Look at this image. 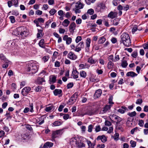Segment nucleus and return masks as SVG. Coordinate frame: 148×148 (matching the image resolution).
I'll return each mask as SVG.
<instances>
[{
    "label": "nucleus",
    "mask_w": 148,
    "mask_h": 148,
    "mask_svg": "<svg viewBox=\"0 0 148 148\" xmlns=\"http://www.w3.org/2000/svg\"><path fill=\"white\" fill-rule=\"evenodd\" d=\"M93 125L91 124L88 126V131L89 132H91L92 131V129L93 128Z\"/></svg>",
    "instance_id": "obj_44"
},
{
    "label": "nucleus",
    "mask_w": 148,
    "mask_h": 148,
    "mask_svg": "<svg viewBox=\"0 0 148 148\" xmlns=\"http://www.w3.org/2000/svg\"><path fill=\"white\" fill-rule=\"evenodd\" d=\"M70 21L67 19H66L62 22V25L64 27H67Z\"/></svg>",
    "instance_id": "obj_22"
},
{
    "label": "nucleus",
    "mask_w": 148,
    "mask_h": 148,
    "mask_svg": "<svg viewBox=\"0 0 148 148\" xmlns=\"http://www.w3.org/2000/svg\"><path fill=\"white\" fill-rule=\"evenodd\" d=\"M144 122L143 120H140L138 122V125L140 127H143L144 124Z\"/></svg>",
    "instance_id": "obj_57"
},
{
    "label": "nucleus",
    "mask_w": 148,
    "mask_h": 148,
    "mask_svg": "<svg viewBox=\"0 0 148 148\" xmlns=\"http://www.w3.org/2000/svg\"><path fill=\"white\" fill-rule=\"evenodd\" d=\"M35 92H41V87L38 86L36 87L35 89Z\"/></svg>",
    "instance_id": "obj_59"
},
{
    "label": "nucleus",
    "mask_w": 148,
    "mask_h": 148,
    "mask_svg": "<svg viewBox=\"0 0 148 148\" xmlns=\"http://www.w3.org/2000/svg\"><path fill=\"white\" fill-rule=\"evenodd\" d=\"M64 129H60L57 130L55 131H53L52 134V139L51 140L53 142L55 141V138H57L58 136V135L60 134H62V133H61L62 131Z\"/></svg>",
    "instance_id": "obj_4"
},
{
    "label": "nucleus",
    "mask_w": 148,
    "mask_h": 148,
    "mask_svg": "<svg viewBox=\"0 0 148 148\" xmlns=\"http://www.w3.org/2000/svg\"><path fill=\"white\" fill-rule=\"evenodd\" d=\"M45 42V40L44 39H41L39 42L38 45L39 46L42 48L45 49V45H44Z\"/></svg>",
    "instance_id": "obj_21"
},
{
    "label": "nucleus",
    "mask_w": 148,
    "mask_h": 148,
    "mask_svg": "<svg viewBox=\"0 0 148 148\" xmlns=\"http://www.w3.org/2000/svg\"><path fill=\"white\" fill-rule=\"evenodd\" d=\"M10 19L11 22L12 23H14L15 21V18L13 16H11L10 17Z\"/></svg>",
    "instance_id": "obj_46"
},
{
    "label": "nucleus",
    "mask_w": 148,
    "mask_h": 148,
    "mask_svg": "<svg viewBox=\"0 0 148 148\" xmlns=\"http://www.w3.org/2000/svg\"><path fill=\"white\" fill-rule=\"evenodd\" d=\"M113 96L112 95H110L108 99V103L110 104H113L114 103L112 101L113 99Z\"/></svg>",
    "instance_id": "obj_36"
},
{
    "label": "nucleus",
    "mask_w": 148,
    "mask_h": 148,
    "mask_svg": "<svg viewBox=\"0 0 148 148\" xmlns=\"http://www.w3.org/2000/svg\"><path fill=\"white\" fill-rule=\"evenodd\" d=\"M108 60L109 62H114V57L113 55H111L108 58Z\"/></svg>",
    "instance_id": "obj_42"
},
{
    "label": "nucleus",
    "mask_w": 148,
    "mask_h": 148,
    "mask_svg": "<svg viewBox=\"0 0 148 148\" xmlns=\"http://www.w3.org/2000/svg\"><path fill=\"white\" fill-rule=\"evenodd\" d=\"M114 119L116 120V125H118L120 123L122 120V119L117 115H115L113 116Z\"/></svg>",
    "instance_id": "obj_15"
},
{
    "label": "nucleus",
    "mask_w": 148,
    "mask_h": 148,
    "mask_svg": "<svg viewBox=\"0 0 148 148\" xmlns=\"http://www.w3.org/2000/svg\"><path fill=\"white\" fill-rule=\"evenodd\" d=\"M80 75L81 77L85 78L86 76V73L84 71H81L80 72Z\"/></svg>",
    "instance_id": "obj_27"
},
{
    "label": "nucleus",
    "mask_w": 148,
    "mask_h": 148,
    "mask_svg": "<svg viewBox=\"0 0 148 148\" xmlns=\"http://www.w3.org/2000/svg\"><path fill=\"white\" fill-rule=\"evenodd\" d=\"M105 124L106 125L110 126L112 124L109 121H106L105 122Z\"/></svg>",
    "instance_id": "obj_56"
},
{
    "label": "nucleus",
    "mask_w": 148,
    "mask_h": 148,
    "mask_svg": "<svg viewBox=\"0 0 148 148\" xmlns=\"http://www.w3.org/2000/svg\"><path fill=\"white\" fill-rule=\"evenodd\" d=\"M17 29L18 34L21 36L23 38L26 37L28 34V30L25 27H19Z\"/></svg>",
    "instance_id": "obj_2"
},
{
    "label": "nucleus",
    "mask_w": 148,
    "mask_h": 148,
    "mask_svg": "<svg viewBox=\"0 0 148 148\" xmlns=\"http://www.w3.org/2000/svg\"><path fill=\"white\" fill-rule=\"evenodd\" d=\"M29 107L30 108V112H33V103H29Z\"/></svg>",
    "instance_id": "obj_60"
},
{
    "label": "nucleus",
    "mask_w": 148,
    "mask_h": 148,
    "mask_svg": "<svg viewBox=\"0 0 148 148\" xmlns=\"http://www.w3.org/2000/svg\"><path fill=\"white\" fill-rule=\"evenodd\" d=\"M53 143H52L47 142L46 143L43 145L42 148H48V147H51L53 145Z\"/></svg>",
    "instance_id": "obj_14"
},
{
    "label": "nucleus",
    "mask_w": 148,
    "mask_h": 148,
    "mask_svg": "<svg viewBox=\"0 0 148 148\" xmlns=\"http://www.w3.org/2000/svg\"><path fill=\"white\" fill-rule=\"evenodd\" d=\"M121 42L126 47H129L131 45V40L129 34L127 33H123L121 36Z\"/></svg>",
    "instance_id": "obj_1"
},
{
    "label": "nucleus",
    "mask_w": 148,
    "mask_h": 148,
    "mask_svg": "<svg viewBox=\"0 0 148 148\" xmlns=\"http://www.w3.org/2000/svg\"><path fill=\"white\" fill-rule=\"evenodd\" d=\"M106 40V39L105 37L103 36L100 37L98 41V43L103 44L105 41Z\"/></svg>",
    "instance_id": "obj_24"
},
{
    "label": "nucleus",
    "mask_w": 148,
    "mask_h": 148,
    "mask_svg": "<svg viewBox=\"0 0 148 148\" xmlns=\"http://www.w3.org/2000/svg\"><path fill=\"white\" fill-rule=\"evenodd\" d=\"M70 115L68 114H64L63 116V118L65 120H66L69 118Z\"/></svg>",
    "instance_id": "obj_50"
},
{
    "label": "nucleus",
    "mask_w": 148,
    "mask_h": 148,
    "mask_svg": "<svg viewBox=\"0 0 148 148\" xmlns=\"http://www.w3.org/2000/svg\"><path fill=\"white\" fill-rule=\"evenodd\" d=\"M143 102V100L141 99H139L137 100L136 103V104H141Z\"/></svg>",
    "instance_id": "obj_48"
},
{
    "label": "nucleus",
    "mask_w": 148,
    "mask_h": 148,
    "mask_svg": "<svg viewBox=\"0 0 148 148\" xmlns=\"http://www.w3.org/2000/svg\"><path fill=\"white\" fill-rule=\"evenodd\" d=\"M119 59V55H116L114 57V62H116L118 61Z\"/></svg>",
    "instance_id": "obj_53"
},
{
    "label": "nucleus",
    "mask_w": 148,
    "mask_h": 148,
    "mask_svg": "<svg viewBox=\"0 0 148 148\" xmlns=\"http://www.w3.org/2000/svg\"><path fill=\"white\" fill-rule=\"evenodd\" d=\"M98 6L100 8L102 9H104L105 8V5L103 3H101L99 4Z\"/></svg>",
    "instance_id": "obj_47"
},
{
    "label": "nucleus",
    "mask_w": 148,
    "mask_h": 148,
    "mask_svg": "<svg viewBox=\"0 0 148 148\" xmlns=\"http://www.w3.org/2000/svg\"><path fill=\"white\" fill-rule=\"evenodd\" d=\"M77 138H78L75 137L71 138L70 140V144L76 147L77 143L78 141Z\"/></svg>",
    "instance_id": "obj_6"
},
{
    "label": "nucleus",
    "mask_w": 148,
    "mask_h": 148,
    "mask_svg": "<svg viewBox=\"0 0 148 148\" xmlns=\"http://www.w3.org/2000/svg\"><path fill=\"white\" fill-rule=\"evenodd\" d=\"M79 73L76 70H73L72 71V74L73 78L76 79L78 77Z\"/></svg>",
    "instance_id": "obj_16"
},
{
    "label": "nucleus",
    "mask_w": 148,
    "mask_h": 148,
    "mask_svg": "<svg viewBox=\"0 0 148 148\" xmlns=\"http://www.w3.org/2000/svg\"><path fill=\"white\" fill-rule=\"evenodd\" d=\"M35 13L36 14L41 15L42 14V11L41 10H37L36 12Z\"/></svg>",
    "instance_id": "obj_64"
},
{
    "label": "nucleus",
    "mask_w": 148,
    "mask_h": 148,
    "mask_svg": "<svg viewBox=\"0 0 148 148\" xmlns=\"http://www.w3.org/2000/svg\"><path fill=\"white\" fill-rule=\"evenodd\" d=\"M121 66L123 68H126L128 65V63L126 60H123L122 61Z\"/></svg>",
    "instance_id": "obj_28"
},
{
    "label": "nucleus",
    "mask_w": 148,
    "mask_h": 148,
    "mask_svg": "<svg viewBox=\"0 0 148 148\" xmlns=\"http://www.w3.org/2000/svg\"><path fill=\"white\" fill-rule=\"evenodd\" d=\"M90 42H91L90 39L89 38H87V42H86V47L87 48L89 47Z\"/></svg>",
    "instance_id": "obj_41"
},
{
    "label": "nucleus",
    "mask_w": 148,
    "mask_h": 148,
    "mask_svg": "<svg viewBox=\"0 0 148 148\" xmlns=\"http://www.w3.org/2000/svg\"><path fill=\"white\" fill-rule=\"evenodd\" d=\"M27 71L30 73H35L38 70L37 66L34 63H29L28 64Z\"/></svg>",
    "instance_id": "obj_3"
},
{
    "label": "nucleus",
    "mask_w": 148,
    "mask_h": 148,
    "mask_svg": "<svg viewBox=\"0 0 148 148\" xmlns=\"http://www.w3.org/2000/svg\"><path fill=\"white\" fill-rule=\"evenodd\" d=\"M130 143L131 145V146L132 147H135L136 145V143L135 141L132 140H131L130 141Z\"/></svg>",
    "instance_id": "obj_37"
},
{
    "label": "nucleus",
    "mask_w": 148,
    "mask_h": 148,
    "mask_svg": "<svg viewBox=\"0 0 148 148\" xmlns=\"http://www.w3.org/2000/svg\"><path fill=\"white\" fill-rule=\"evenodd\" d=\"M73 86V82H70L67 85V88H70L72 87Z\"/></svg>",
    "instance_id": "obj_52"
},
{
    "label": "nucleus",
    "mask_w": 148,
    "mask_h": 148,
    "mask_svg": "<svg viewBox=\"0 0 148 148\" xmlns=\"http://www.w3.org/2000/svg\"><path fill=\"white\" fill-rule=\"evenodd\" d=\"M76 99L71 97L69 101V104L71 105L73 104L76 101Z\"/></svg>",
    "instance_id": "obj_32"
},
{
    "label": "nucleus",
    "mask_w": 148,
    "mask_h": 148,
    "mask_svg": "<svg viewBox=\"0 0 148 148\" xmlns=\"http://www.w3.org/2000/svg\"><path fill=\"white\" fill-rule=\"evenodd\" d=\"M114 63L112 62H109L108 64V69H111L114 66Z\"/></svg>",
    "instance_id": "obj_34"
},
{
    "label": "nucleus",
    "mask_w": 148,
    "mask_h": 148,
    "mask_svg": "<svg viewBox=\"0 0 148 148\" xmlns=\"http://www.w3.org/2000/svg\"><path fill=\"white\" fill-rule=\"evenodd\" d=\"M88 62L91 64H94L96 62V60H94L92 58L90 57L88 59Z\"/></svg>",
    "instance_id": "obj_30"
},
{
    "label": "nucleus",
    "mask_w": 148,
    "mask_h": 148,
    "mask_svg": "<svg viewBox=\"0 0 148 148\" xmlns=\"http://www.w3.org/2000/svg\"><path fill=\"white\" fill-rule=\"evenodd\" d=\"M119 20L117 18L115 19L113 21V24L114 25H117L119 24Z\"/></svg>",
    "instance_id": "obj_43"
},
{
    "label": "nucleus",
    "mask_w": 148,
    "mask_h": 148,
    "mask_svg": "<svg viewBox=\"0 0 148 148\" xmlns=\"http://www.w3.org/2000/svg\"><path fill=\"white\" fill-rule=\"evenodd\" d=\"M53 106L47 107L45 108V110L47 112H49L53 109Z\"/></svg>",
    "instance_id": "obj_39"
},
{
    "label": "nucleus",
    "mask_w": 148,
    "mask_h": 148,
    "mask_svg": "<svg viewBox=\"0 0 148 148\" xmlns=\"http://www.w3.org/2000/svg\"><path fill=\"white\" fill-rule=\"evenodd\" d=\"M60 66V63L58 61H56L55 63V66L56 67H59Z\"/></svg>",
    "instance_id": "obj_63"
},
{
    "label": "nucleus",
    "mask_w": 148,
    "mask_h": 148,
    "mask_svg": "<svg viewBox=\"0 0 148 148\" xmlns=\"http://www.w3.org/2000/svg\"><path fill=\"white\" fill-rule=\"evenodd\" d=\"M111 107V105H107L105 107L103 108V111L104 112H106L109 110Z\"/></svg>",
    "instance_id": "obj_25"
},
{
    "label": "nucleus",
    "mask_w": 148,
    "mask_h": 148,
    "mask_svg": "<svg viewBox=\"0 0 148 148\" xmlns=\"http://www.w3.org/2000/svg\"><path fill=\"white\" fill-rule=\"evenodd\" d=\"M83 5L80 2L78 1L76 3L75 8L82 9L83 8Z\"/></svg>",
    "instance_id": "obj_20"
},
{
    "label": "nucleus",
    "mask_w": 148,
    "mask_h": 148,
    "mask_svg": "<svg viewBox=\"0 0 148 148\" xmlns=\"http://www.w3.org/2000/svg\"><path fill=\"white\" fill-rule=\"evenodd\" d=\"M95 0H85L86 3L88 5H90L91 3H93Z\"/></svg>",
    "instance_id": "obj_54"
},
{
    "label": "nucleus",
    "mask_w": 148,
    "mask_h": 148,
    "mask_svg": "<svg viewBox=\"0 0 148 148\" xmlns=\"http://www.w3.org/2000/svg\"><path fill=\"white\" fill-rule=\"evenodd\" d=\"M117 13L116 12H111L108 15V17L112 19L114 18L117 16Z\"/></svg>",
    "instance_id": "obj_13"
},
{
    "label": "nucleus",
    "mask_w": 148,
    "mask_h": 148,
    "mask_svg": "<svg viewBox=\"0 0 148 148\" xmlns=\"http://www.w3.org/2000/svg\"><path fill=\"white\" fill-rule=\"evenodd\" d=\"M31 90V88L30 87H25L22 89L21 92H28Z\"/></svg>",
    "instance_id": "obj_23"
},
{
    "label": "nucleus",
    "mask_w": 148,
    "mask_h": 148,
    "mask_svg": "<svg viewBox=\"0 0 148 148\" xmlns=\"http://www.w3.org/2000/svg\"><path fill=\"white\" fill-rule=\"evenodd\" d=\"M61 120L59 119L58 121H56L53 123V126H57L62 125L63 122H61Z\"/></svg>",
    "instance_id": "obj_17"
},
{
    "label": "nucleus",
    "mask_w": 148,
    "mask_h": 148,
    "mask_svg": "<svg viewBox=\"0 0 148 148\" xmlns=\"http://www.w3.org/2000/svg\"><path fill=\"white\" fill-rule=\"evenodd\" d=\"M115 140H118L119 138V134L118 133H116L113 136Z\"/></svg>",
    "instance_id": "obj_33"
},
{
    "label": "nucleus",
    "mask_w": 148,
    "mask_h": 148,
    "mask_svg": "<svg viewBox=\"0 0 148 148\" xmlns=\"http://www.w3.org/2000/svg\"><path fill=\"white\" fill-rule=\"evenodd\" d=\"M68 57L70 59L75 60L77 58V56L72 52H70L68 54Z\"/></svg>",
    "instance_id": "obj_11"
},
{
    "label": "nucleus",
    "mask_w": 148,
    "mask_h": 148,
    "mask_svg": "<svg viewBox=\"0 0 148 148\" xmlns=\"http://www.w3.org/2000/svg\"><path fill=\"white\" fill-rule=\"evenodd\" d=\"M49 58L48 56H44L42 58V60H43V61L44 62H47L48 59H49Z\"/></svg>",
    "instance_id": "obj_51"
},
{
    "label": "nucleus",
    "mask_w": 148,
    "mask_h": 148,
    "mask_svg": "<svg viewBox=\"0 0 148 148\" xmlns=\"http://www.w3.org/2000/svg\"><path fill=\"white\" fill-rule=\"evenodd\" d=\"M126 110H128L127 108L125 106H122L121 108L118 110V112L121 114H123L124 113L125 111Z\"/></svg>",
    "instance_id": "obj_18"
},
{
    "label": "nucleus",
    "mask_w": 148,
    "mask_h": 148,
    "mask_svg": "<svg viewBox=\"0 0 148 148\" xmlns=\"http://www.w3.org/2000/svg\"><path fill=\"white\" fill-rule=\"evenodd\" d=\"M127 76H131L132 77H134L137 76V74L133 71H130L127 72L126 74Z\"/></svg>",
    "instance_id": "obj_19"
},
{
    "label": "nucleus",
    "mask_w": 148,
    "mask_h": 148,
    "mask_svg": "<svg viewBox=\"0 0 148 148\" xmlns=\"http://www.w3.org/2000/svg\"><path fill=\"white\" fill-rule=\"evenodd\" d=\"M63 39L66 41V44L67 45L70 44L72 42V39L70 37H68V36L65 35L63 37Z\"/></svg>",
    "instance_id": "obj_10"
},
{
    "label": "nucleus",
    "mask_w": 148,
    "mask_h": 148,
    "mask_svg": "<svg viewBox=\"0 0 148 148\" xmlns=\"http://www.w3.org/2000/svg\"><path fill=\"white\" fill-rule=\"evenodd\" d=\"M102 93H95L94 95V98L96 99L99 97L101 95Z\"/></svg>",
    "instance_id": "obj_40"
},
{
    "label": "nucleus",
    "mask_w": 148,
    "mask_h": 148,
    "mask_svg": "<svg viewBox=\"0 0 148 148\" xmlns=\"http://www.w3.org/2000/svg\"><path fill=\"white\" fill-rule=\"evenodd\" d=\"M45 81V79L42 77H39L38 79V83L40 84H42L43 82Z\"/></svg>",
    "instance_id": "obj_29"
},
{
    "label": "nucleus",
    "mask_w": 148,
    "mask_h": 148,
    "mask_svg": "<svg viewBox=\"0 0 148 148\" xmlns=\"http://www.w3.org/2000/svg\"><path fill=\"white\" fill-rule=\"evenodd\" d=\"M77 46L81 49L83 48L84 47V43L83 42H80Z\"/></svg>",
    "instance_id": "obj_38"
},
{
    "label": "nucleus",
    "mask_w": 148,
    "mask_h": 148,
    "mask_svg": "<svg viewBox=\"0 0 148 148\" xmlns=\"http://www.w3.org/2000/svg\"><path fill=\"white\" fill-rule=\"evenodd\" d=\"M64 106L63 105H60L58 108V110L59 112H61L63 108H64Z\"/></svg>",
    "instance_id": "obj_62"
},
{
    "label": "nucleus",
    "mask_w": 148,
    "mask_h": 148,
    "mask_svg": "<svg viewBox=\"0 0 148 148\" xmlns=\"http://www.w3.org/2000/svg\"><path fill=\"white\" fill-rule=\"evenodd\" d=\"M57 12V11L55 9H52L49 12V13L51 15H53Z\"/></svg>",
    "instance_id": "obj_35"
},
{
    "label": "nucleus",
    "mask_w": 148,
    "mask_h": 148,
    "mask_svg": "<svg viewBox=\"0 0 148 148\" xmlns=\"http://www.w3.org/2000/svg\"><path fill=\"white\" fill-rule=\"evenodd\" d=\"M22 137L23 140H27L28 139V136L26 134H23L21 136Z\"/></svg>",
    "instance_id": "obj_61"
},
{
    "label": "nucleus",
    "mask_w": 148,
    "mask_h": 148,
    "mask_svg": "<svg viewBox=\"0 0 148 148\" xmlns=\"http://www.w3.org/2000/svg\"><path fill=\"white\" fill-rule=\"evenodd\" d=\"M82 40V38L81 36H77L76 38L75 42L77 43Z\"/></svg>",
    "instance_id": "obj_49"
},
{
    "label": "nucleus",
    "mask_w": 148,
    "mask_h": 148,
    "mask_svg": "<svg viewBox=\"0 0 148 148\" xmlns=\"http://www.w3.org/2000/svg\"><path fill=\"white\" fill-rule=\"evenodd\" d=\"M138 53L137 51L133 52L131 54L132 56L134 58H135L137 56Z\"/></svg>",
    "instance_id": "obj_58"
},
{
    "label": "nucleus",
    "mask_w": 148,
    "mask_h": 148,
    "mask_svg": "<svg viewBox=\"0 0 148 148\" xmlns=\"http://www.w3.org/2000/svg\"><path fill=\"white\" fill-rule=\"evenodd\" d=\"M101 129L100 125H97L96 126L95 131L96 132H98L101 130Z\"/></svg>",
    "instance_id": "obj_55"
},
{
    "label": "nucleus",
    "mask_w": 148,
    "mask_h": 148,
    "mask_svg": "<svg viewBox=\"0 0 148 148\" xmlns=\"http://www.w3.org/2000/svg\"><path fill=\"white\" fill-rule=\"evenodd\" d=\"M87 12L90 15H92L94 13V11L93 9H90L88 10Z\"/></svg>",
    "instance_id": "obj_45"
},
{
    "label": "nucleus",
    "mask_w": 148,
    "mask_h": 148,
    "mask_svg": "<svg viewBox=\"0 0 148 148\" xmlns=\"http://www.w3.org/2000/svg\"><path fill=\"white\" fill-rule=\"evenodd\" d=\"M57 76L55 75H52L50 76L49 81L50 84L55 83L56 80Z\"/></svg>",
    "instance_id": "obj_9"
},
{
    "label": "nucleus",
    "mask_w": 148,
    "mask_h": 148,
    "mask_svg": "<svg viewBox=\"0 0 148 148\" xmlns=\"http://www.w3.org/2000/svg\"><path fill=\"white\" fill-rule=\"evenodd\" d=\"M1 60L2 62H4L5 63L3 65V68L5 69L7 68L8 66V63L9 61L2 54H1Z\"/></svg>",
    "instance_id": "obj_5"
},
{
    "label": "nucleus",
    "mask_w": 148,
    "mask_h": 148,
    "mask_svg": "<svg viewBox=\"0 0 148 148\" xmlns=\"http://www.w3.org/2000/svg\"><path fill=\"white\" fill-rule=\"evenodd\" d=\"M38 33L37 34V38H39L42 36L43 35L42 34V30L41 29H38Z\"/></svg>",
    "instance_id": "obj_26"
},
{
    "label": "nucleus",
    "mask_w": 148,
    "mask_h": 148,
    "mask_svg": "<svg viewBox=\"0 0 148 148\" xmlns=\"http://www.w3.org/2000/svg\"><path fill=\"white\" fill-rule=\"evenodd\" d=\"M76 27V25L74 22L72 23L69 26V31L73 33Z\"/></svg>",
    "instance_id": "obj_12"
},
{
    "label": "nucleus",
    "mask_w": 148,
    "mask_h": 148,
    "mask_svg": "<svg viewBox=\"0 0 148 148\" xmlns=\"http://www.w3.org/2000/svg\"><path fill=\"white\" fill-rule=\"evenodd\" d=\"M78 141L77 143L76 147H82L85 146V145L84 144L83 141L82 139L78 138L77 139Z\"/></svg>",
    "instance_id": "obj_7"
},
{
    "label": "nucleus",
    "mask_w": 148,
    "mask_h": 148,
    "mask_svg": "<svg viewBox=\"0 0 148 148\" xmlns=\"http://www.w3.org/2000/svg\"><path fill=\"white\" fill-rule=\"evenodd\" d=\"M97 140L98 141L101 140L102 143H104L107 141V138L104 135H100L97 136Z\"/></svg>",
    "instance_id": "obj_8"
},
{
    "label": "nucleus",
    "mask_w": 148,
    "mask_h": 148,
    "mask_svg": "<svg viewBox=\"0 0 148 148\" xmlns=\"http://www.w3.org/2000/svg\"><path fill=\"white\" fill-rule=\"evenodd\" d=\"M127 114L130 117H132L135 116L136 115V112L134 111L131 112H129Z\"/></svg>",
    "instance_id": "obj_31"
}]
</instances>
